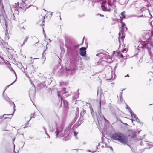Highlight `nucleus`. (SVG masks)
<instances>
[{
	"mask_svg": "<svg viewBox=\"0 0 153 153\" xmlns=\"http://www.w3.org/2000/svg\"><path fill=\"white\" fill-rule=\"evenodd\" d=\"M59 13L60 14V12H57V13Z\"/></svg>",
	"mask_w": 153,
	"mask_h": 153,
	"instance_id": "47",
	"label": "nucleus"
},
{
	"mask_svg": "<svg viewBox=\"0 0 153 153\" xmlns=\"http://www.w3.org/2000/svg\"><path fill=\"white\" fill-rule=\"evenodd\" d=\"M96 151H93V152H91L92 153H94Z\"/></svg>",
	"mask_w": 153,
	"mask_h": 153,
	"instance_id": "50",
	"label": "nucleus"
},
{
	"mask_svg": "<svg viewBox=\"0 0 153 153\" xmlns=\"http://www.w3.org/2000/svg\"><path fill=\"white\" fill-rule=\"evenodd\" d=\"M152 22H151V25H152Z\"/></svg>",
	"mask_w": 153,
	"mask_h": 153,
	"instance_id": "56",
	"label": "nucleus"
},
{
	"mask_svg": "<svg viewBox=\"0 0 153 153\" xmlns=\"http://www.w3.org/2000/svg\"><path fill=\"white\" fill-rule=\"evenodd\" d=\"M45 51V50L44 51L43 53L42 54L43 55V59H44V60H45V53L44 54V52Z\"/></svg>",
	"mask_w": 153,
	"mask_h": 153,
	"instance_id": "26",
	"label": "nucleus"
},
{
	"mask_svg": "<svg viewBox=\"0 0 153 153\" xmlns=\"http://www.w3.org/2000/svg\"><path fill=\"white\" fill-rule=\"evenodd\" d=\"M5 115L4 114V115H3V116H2V117H1V118H2V117H3L4 116V115Z\"/></svg>",
	"mask_w": 153,
	"mask_h": 153,
	"instance_id": "54",
	"label": "nucleus"
},
{
	"mask_svg": "<svg viewBox=\"0 0 153 153\" xmlns=\"http://www.w3.org/2000/svg\"><path fill=\"white\" fill-rule=\"evenodd\" d=\"M85 113V110L83 108L82 111L80 113V116L82 117V118H83V115Z\"/></svg>",
	"mask_w": 153,
	"mask_h": 153,
	"instance_id": "20",
	"label": "nucleus"
},
{
	"mask_svg": "<svg viewBox=\"0 0 153 153\" xmlns=\"http://www.w3.org/2000/svg\"><path fill=\"white\" fill-rule=\"evenodd\" d=\"M43 22V23H44V22H45V20H43V22Z\"/></svg>",
	"mask_w": 153,
	"mask_h": 153,
	"instance_id": "53",
	"label": "nucleus"
},
{
	"mask_svg": "<svg viewBox=\"0 0 153 153\" xmlns=\"http://www.w3.org/2000/svg\"><path fill=\"white\" fill-rule=\"evenodd\" d=\"M148 74L150 75V76H152L153 77V73L151 72H149L148 73Z\"/></svg>",
	"mask_w": 153,
	"mask_h": 153,
	"instance_id": "30",
	"label": "nucleus"
},
{
	"mask_svg": "<svg viewBox=\"0 0 153 153\" xmlns=\"http://www.w3.org/2000/svg\"><path fill=\"white\" fill-rule=\"evenodd\" d=\"M86 48L85 47H82L79 49V53L82 56H86Z\"/></svg>",
	"mask_w": 153,
	"mask_h": 153,
	"instance_id": "8",
	"label": "nucleus"
},
{
	"mask_svg": "<svg viewBox=\"0 0 153 153\" xmlns=\"http://www.w3.org/2000/svg\"><path fill=\"white\" fill-rule=\"evenodd\" d=\"M86 144V143L85 142H83V144Z\"/></svg>",
	"mask_w": 153,
	"mask_h": 153,
	"instance_id": "48",
	"label": "nucleus"
},
{
	"mask_svg": "<svg viewBox=\"0 0 153 153\" xmlns=\"http://www.w3.org/2000/svg\"><path fill=\"white\" fill-rule=\"evenodd\" d=\"M61 102H62V101L63 102V103H64V106H65L66 107H67L68 106V102L66 100H63L62 99V101L61 100Z\"/></svg>",
	"mask_w": 153,
	"mask_h": 153,
	"instance_id": "16",
	"label": "nucleus"
},
{
	"mask_svg": "<svg viewBox=\"0 0 153 153\" xmlns=\"http://www.w3.org/2000/svg\"><path fill=\"white\" fill-rule=\"evenodd\" d=\"M97 112L98 114L101 116H103V115L101 114V100L99 102L97 108Z\"/></svg>",
	"mask_w": 153,
	"mask_h": 153,
	"instance_id": "11",
	"label": "nucleus"
},
{
	"mask_svg": "<svg viewBox=\"0 0 153 153\" xmlns=\"http://www.w3.org/2000/svg\"><path fill=\"white\" fill-rule=\"evenodd\" d=\"M13 114H12L13 115ZM12 115V114H7V116H10V115Z\"/></svg>",
	"mask_w": 153,
	"mask_h": 153,
	"instance_id": "46",
	"label": "nucleus"
},
{
	"mask_svg": "<svg viewBox=\"0 0 153 153\" xmlns=\"http://www.w3.org/2000/svg\"><path fill=\"white\" fill-rule=\"evenodd\" d=\"M43 33L44 34V35L45 36V31H44V29L43 28Z\"/></svg>",
	"mask_w": 153,
	"mask_h": 153,
	"instance_id": "38",
	"label": "nucleus"
},
{
	"mask_svg": "<svg viewBox=\"0 0 153 153\" xmlns=\"http://www.w3.org/2000/svg\"><path fill=\"white\" fill-rule=\"evenodd\" d=\"M15 140V138H14V139H13V143L14 144V149H15V145L14 144V142Z\"/></svg>",
	"mask_w": 153,
	"mask_h": 153,
	"instance_id": "32",
	"label": "nucleus"
},
{
	"mask_svg": "<svg viewBox=\"0 0 153 153\" xmlns=\"http://www.w3.org/2000/svg\"><path fill=\"white\" fill-rule=\"evenodd\" d=\"M129 113L131 115V116L132 117H133L134 119L137 122H138L140 120L138 118L136 117V115L131 110H130L129 111Z\"/></svg>",
	"mask_w": 153,
	"mask_h": 153,
	"instance_id": "12",
	"label": "nucleus"
},
{
	"mask_svg": "<svg viewBox=\"0 0 153 153\" xmlns=\"http://www.w3.org/2000/svg\"><path fill=\"white\" fill-rule=\"evenodd\" d=\"M108 2L107 3L108 6L109 8L112 7L115 8L116 6L115 4L116 3V0H108Z\"/></svg>",
	"mask_w": 153,
	"mask_h": 153,
	"instance_id": "7",
	"label": "nucleus"
},
{
	"mask_svg": "<svg viewBox=\"0 0 153 153\" xmlns=\"http://www.w3.org/2000/svg\"><path fill=\"white\" fill-rule=\"evenodd\" d=\"M120 23L121 24V27H125V24L123 22L122 19H121L120 21Z\"/></svg>",
	"mask_w": 153,
	"mask_h": 153,
	"instance_id": "22",
	"label": "nucleus"
},
{
	"mask_svg": "<svg viewBox=\"0 0 153 153\" xmlns=\"http://www.w3.org/2000/svg\"><path fill=\"white\" fill-rule=\"evenodd\" d=\"M99 145H100V144H99H99H98V146H97V149H98V146H99Z\"/></svg>",
	"mask_w": 153,
	"mask_h": 153,
	"instance_id": "45",
	"label": "nucleus"
},
{
	"mask_svg": "<svg viewBox=\"0 0 153 153\" xmlns=\"http://www.w3.org/2000/svg\"><path fill=\"white\" fill-rule=\"evenodd\" d=\"M94 0V1L95 2H96V0Z\"/></svg>",
	"mask_w": 153,
	"mask_h": 153,
	"instance_id": "61",
	"label": "nucleus"
},
{
	"mask_svg": "<svg viewBox=\"0 0 153 153\" xmlns=\"http://www.w3.org/2000/svg\"><path fill=\"white\" fill-rule=\"evenodd\" d=\"M13 104L14 105V107H15V105H14V103H13Z\"/></svg>",
	"mask_w": 153,
	"mask_h": 153,
	"instance_id": "58",
	"label": "nucleus"
},
{
	"mask_svg": "<svg viewBox=\"0 0 153 153\" xmlns=\"http://www.w3.org/2000/svg\"><path fill=\"white\" fill-rule=\"evenodd\" d=\"M120 57L121 58H123L124 57V56L122 54H121V56Z\"/></svg>",
	"mask_w": 153,
	"mask_h": 153,
	"instance_id": "42",
	"label": "nucleus"
},
{
	"mask_svg": "<svg viewBox=\"0 0 153 153\" xmlns=\"http://www.w3.org/2000/svg\"><path fill=\"white\" fill-rule=\"evenodd\" d=\"M28 39V36H27V37L25 38L24 39L23 42L22 44H21V47H22V46L25 44L27 42Z\"/></svg>",
	"mask_w": 153,
	"mask_h": 153,
	"instance_id": "19",
	"label": "nucleus"
},
{
	"mask_svg": "<svg viewBox=\"0 0 153 153\" xmlns=\"http://www.w3.org/2000/svg\"><path fill=\"white\" fill-rule=\"evenodd\" d=\"M16 80H16H15V81H14L13 83H11L10 84V85H8V86H7L6 87V89H7V88H8L11 85H12L13 84L14 82H15V81Z\"/></svg>",
	"mask_w": 153,
	"mask_h": 153,
	"instance_id": "28",
	"label": "nucleus"
},
{
	"mask_svg": "<svg viewBox=\"0 0 153 153\" xmlns=\"http://www.w3.org/2000/svg\"><path fill=\"white\" fill-rule=\"evenodd\" d=\"M122 36V37H123V38H122V39H123V36Z\"/></svg>",
	"mask_w": 153,
	"mask_h": 153,
	"instance_id": "63",
	"label": "nucleus"
},
{
	"mask_svg": "<svg viewBox=\"0 0 153 153\" xmlns=\"http://www.w3.org/2000/svg\"><path fill=\"white\" fill-rule=\"evenodd\" d=\"M45 134H46V135L47 136V137L48 138H50V136L47 133L45 130Z\"/></svg>",
	"mask_w": 153,
	"mask_h": 153,
	"instance_id": "29",
	"label": "nucleus"
},
{
	"mask_svg": "<svg viewBox=\"0 0 153 153\" xmlns=\"http://www.w3.org/2000/svg\"><path fill=\"white\" fill-rule=\"evenodd\" d=\"M122 92H120L119 94V96L120 97H121L122 98Z\"/></svg>",
	"mask_w": 153,
	"mask_h": 153,
	"instance_id": "33",
	"label": "nucleus"
},
{
	"mask_svg": "<svg viewBox=\"0 0 153 153\" xmlns=\"http://www.w3.org/2000/svg\"><path fill=\"white\" fill-rule=\"evenodd\" d=\"M45 16H44V19H45Z\"/></svg>",
	"mask_w": 153,
	"mask_h": 153,
	"instance_id": "59",
	"label": "nucleus"
},
{
	"mask_svg": "<svg viewBox=\"0 0 153 153\" xmlns=\"http://www.w3.org/2000/svg\"><path fill=\"white\" fill-rule=\"evenodd\" d=\"M101 7L104 11L110 12L111 11L110 8H108L107 7H106L104 5H102Z\"/></svg>",
	"mask_w": 153,
	"mask_h": 153,
	"instance_id": "14",
	"label": "nucleus"
},
{
	"mask_svg": "<svg viewBox=\"0 0 153 153\" xmlns=\"http://www.w3.org/2000/svg\"><path fill=\"white\" fill-rule=\"evenodd\" d=\"M110 149H111L112 150V147H110Z\"/></svg>",
	"mask_w": 153,
	"mask_h": 153,
	"instance_id": "51",
	"label": "nucleus"
},
{
	"mask_svg": "<svg viewBox=\"0 0 153 153\" xmlns=\"http://www.w3.org/2000/svg\"><path fill=\"white\" fill-rule=\"evenodd\" d=\"M78 46H74L67 48V51L68 53L72 56H76L78 54V51L76 49Z\"/></svg>",
	"mask_w": 153,
	"mask_h": 153,
	"instance_id": "4",
	"label": "nucleus"
},
{
	"mask_svg": "<svg viewBox=\"0 0 153 153\" xmlns=\"http://www.w3.org/2000/svg\"><path fill=\"white\" fill-rule=\"evenodd\" d=\"M119 43H120V39H119Z\"/></svg>",
	"mask_w": 153,
	"mask_h": 153,
	"instance_id": "52",
	"label": "nucleus"
},
{
	"mask_svg": "<svg viewBox=\"0 0 153 153\" xmlns=\"http://www.w3.org/2000/svg\"><path fill=\"white\" fill-rule=\"evenodd\" d=\"M111 139L117 140L123 144H127L128 141L127 136L122 133L117 132L115 133L111 136Z\"/></svg>",
	"mask_w": 153,
	"mask_h": 153,
	"instance_id": "2",
	"label": "nucleus"
},
{
	"mask_svg": "<svg viewBox=\"0 0 153 153\" xmlns=\"http://www.w3.org/2000/svg\"><path fill=\"white\" fill-rule=\"evenodd\" d=\"M142 36L145 39H151L153 37V28H152L151 31H146L142 34Z\"/></svg>",
	"mask_w": 153,
	"mask_h": 153,
	"instance_id": "5",
	"label": "nucleus"
},
{
	"mask_svg": "<svg viewBox=\"0 0 153 153\" xmlns=\"http://www.w3.org/2000/svg\"><path fill=\"white\" fill-rule=\"evenodd\" d=\"M52 13H53L52 12V13H51V14H50V15H51V16H52Z\"/></svg>",
	"mask_w": 153,
	"mask_h": 153,
	"instance_id": "49",
	"label": "nucleus"
},
{
	"mask_svg": "<svg viewBox=\"0 0 153 153\" xmlns=\"http://www.w3.org/2000/svg\"><path fill=\"white\" fill-rule=\"evenodd\" d=\"M120 101L122 102L123 100V98H122H122H121V97H120Z\"/></svg>",
	"mask_w": 153,
	"mask_h": 153,
	"instance_id": "39",
	"label": "nucleus"
},
{
	"mask_svg": "<svg viewBox=\"0 0 153 153\" xmlns=\"http://www.w3.org/2000/svg\"><path fill=\"white\" fill-rule=\"evenodd\" d=\"M126 108L129 110V111L130 110H131L130 108L127 105L126 106Z\"/></svg>",
	"mask_w": 153,
	"mask_h": 153,
	"instance_id": "31",
	"label": "nucleus"
},
{
	"mask_svg": "<svg viewBox=\"0 0 153 153\" xmlns=\"http://www.w3.org/2000/svg\"><path fill=\"white\" fill-rule=\"evenodd\" d=\"M94 0V1L95 2H96V0Z\"/></svg>",
	"mask_w": 153,
	"mask_h": 153,
	"instance_id": "62",
	"label": "nucleus"
},
{
	"mask_svg": "<svg viewBox=\"0 0 153 153\" xmlns=\"http://www.w3.org/2000/svg\"><path fill=\"white\" fill-rule=\"evenodd\" d=\"M15 4L16 5V6H15V7H16L17 6H18L19 5V3L18 2L16 3H15Z\"/></svg>",
	"mask_w": 153,
	"mask_h": 153,
	"instance_id": "36",
	"label": "nucleus"
},
{
	"mask_svg": "<svg viewBox=\"0 0 153 153\" xmlns=\"http://www.w3.org/2000/svg\"><path fill=\"white\" fill-rule=\"evenodd\" d=\"M126 51V49H124L122 50V52L123 53Z\"/></svg>",
	"mask_w": 153,
	"mask_h": 153,
	"instance_id": "37",
	"label": "nucleus"
},
{
	"mask_svg": "<svg viewBox=\"0 0 153 153\" xmlns=\"http://www.w3.org/2000/svg\"><path fill=\"white\" fill-rule=\"evenodd\" d=\"M10 69L12 72L16 76V75L15 72V71L13 69V68H10Z\"/></svg>",
	"mask_w": 153,
	"mask_h": 153,
	"instance_id": "23",
	"label": "nucleus"
},
{
	"mask_svg": "<svg viewBox=\"0 0 153 153\" xmlns=\"http://www.w3.org/2000/svg\"><path fill=\"white\" fill-rule=\"evenodd\" d=\"M80 64H82V62H81V63L80 62Z\"/></svg>",
	"mask_w": 153,
	"mask_h": 153,
	"instance_id": "60",
	"label": "nucleus"
},
{
	"mask_svg": "<svg viewBox=\"0 0 153 153\" xmlns=\"http://www.w3.org/2000/svg\"><path fill=\"white\" fill-rule=\"evenodd\" d=\"M78 134V132L76 131H74V135L75 137H77V135Z\"/></svg>",
	"mask_w": 153,
	"mask_h": 153,
	"instance_id": "27",
	"label": "nucleus"
},
{
	"mask_svg": "<svg viewBox=\"0 0 153 153\" xmlns=\"http://www.w3.org/2000/svg\"><path fill=\"white\" fill-rule=\"evenodd\" d=\"M100 1H102V4H104L106 3V0H96V2H100Z\"/></svg>",
	"mask_w": 153,
	"mask_h": 153,
	"instance_id": "18",
	"label": "nucleus"
},
{
	"mask_svg": "<svg viewBox=\"0 0 153 153\" xmlns=\"http://www.w3.org/2000/svg\"><path fill=\"white\" fill-rule=\"evenodd\" d=\"M27 127H28V126H26V125H25V126H24V128H27Z\"/></svg>",
	"mask_w": 153,
	"mask_h": 153,
	"instance_id": "44",
	"label": "nucleus"
},
{
	"mask_svg": "<svg viewBox=\"0 0 153 153\" xmlns=\"http://www.w3.org/2000/svg\"><path fill=\"white\" fill-rule=\"evenodd\" d=\"M127 76H128V77H129V75H128H128H127Z\"/></svg>",
	"mask_w": 153,
	"mask_h": 153,
	"instance_id": "57",
	"label": "nucleus"
},
{
	"mask_svg": "<svg viewBox=\"0 0 153 153\" xmlns=\"http://www.w3.org/2000/svg\"><path fill=\"white\" fill-rule=\"evenodd\" d=\"M87 151L88 152H91L92 151L90 150H87Z\"/></svg>",
	"mask_w": 153,
	"mask_h": 153,
	"instance_id": "43",
	"label": "nucleus"
},
{
	"mask_svg": "<svg viewBox=\"0 0 153 153\" xmlns=\"http://www.w3.org/2000/svg\"><path fill=\"white\" fill-rule=\"evenodd\" d=\"M33 115H34V113H33ZM33 114H31V117H30V119L29 120V121H30V120L32 118V117H33V115H33Z\"/></svg>",
	"mask_w": 153,
	"mask_h": 153,
	"instance_id": "34",
	"label": "nucleus"
},
{
	"mask_svg": "<svg viewBox=\"0 0 153 153\" xmlns=\"http://www.w3.org/2000/svg\"><path fill=\"white\" fill-rule=\"evenodd\" d=\"M66 89L65 88H63L62 90L58 92L57 93L58 99H60L62 101V96H63L64 97L65 96V95H63L64 94H65L66 96H68L70 95L69 94H67L68 92L66 91Z\"/></svg>",
	"mask_w": 153,
	"mask_h": 153,
	"instance_id": "6",
	"label": "nucleus"
},
{
	"mask_svg": "<svg viewBox=\"0 0 153 153\" xmlns=\"http://www.w3.org/2000/svg\"><path fill=\"white\" fill-rule=\"evenodd\" d=\"M24 68V71H23V72L26 75H27L25 73V69L24 68Z\"/></svg>",
	"mask_w": 153,
	"mask_h": 153,
	"instance_id": "40",
	"label": "nucleus"
},
{
	"mask_svg": "<svg viewBox=\"0 0 153 153\" xmlns=\"http://www.w3.org/2000/svg\"><path fill=\"white\" fill-rule=\"evenodd\" d=\"M90 109L91 113L92 114V115L93 116V115L94 113V111L92 109V107L90 106Z\"/></svg>",
	"mask_w": 153,
	"mask_h": 153,
	"instance_id": "24",
	"label": "nucleus"
},
{
	"mask_svg": "<svg viewBox=\"0 0 153 153\" xmlns=\"http://www.w3.org/2000/svg\"><path fill=\"white\" fill-rule=\"evenodd\" d=\"M121 30H120V32L118 33L119 38H120L121 34H123V32L124 31H126L127 30V27L126 26L124 27H121Z\"/></svg>",
	"mask_w": 153,
	"mask_h": 153,
	"instance_id": "13",
	"label": "nucleus"
},
{
	"mask_svg": "<svg viewBox=\"0 0 153 153\" xmlns=\"http://www.w3.org/2000/svg\"><path fill=\"white\" fill-rule=\"evenodd\" d=\"M86 59L87 60H89V59H90V58H89V57H87V56H86Z\"/></svg>",
	"mask_w": 153,
	"mask_h": 153,
	"instance_id": "41",
	"label": "nucleus"
},
{
	"mask_svg": "<svg viewBox=\"0 0 153 153\" xmlns=\"http://www.w3.org/2000/svg\"><path fill=\"white\" fill-rule=\"evenodd\" d=\"M49 127L50 131L51 132L54 131L56 129L55 133L56 138L62 137L64 136L63 124L60 123L57 124L56 122H52L50 124Z\"/></svg>",
	"mask_w": 153,
	"mask_h": 153,
	"instance_id": "1",
	"label": "nucleus"
},
{
	"mask_svg": "<svg viewBox=\"0 0 153 153\" xmlns=\"http://www.w3.org/2000/svg\"><path fill=\"white\" fill-rule=\"evenodd\" d=\"M121 15L122 16L120 17L121 19H122L125 18V12L123 11L121 13Z\"/></svg>",
	"mask_w": 153,
	"mask_h": 153,
	"instance_id": "17",
	"label": "nucleus"
},
{
	"mask_svg": "<svg viewBox=\"0 0 153 153\" xmlns=\"http://www.w3.org/2000/svg\"><path fill=\"white\" fill-rule=\"evenodd\" d=\"M102 54H103L102 53H99L98 54H97L96 56H100L102 57H103V56H102Z\"/></svg>",
	"mask_w": 153,
	"mask_h": 153,
	"instance_id": "25",
	"label": "nucleus"
},
{
	"mask_svg": "<svg viewBox=\"0 0 153 153\" xmlns=\"http://www.w3.org/2000/svg\"><path fill=\"white\" fill-rule=\"evenodd\" d=\"M128 0H119V3L123 5L127 2Z\"/></svg>",
	"mask_w": 153,
	"mask_h": 153,
	"instance_id": "15",
	"label": "nucleus"
},
{
	"mask_svg": "<svg viewBox=\"0 0 153 153\" xmlns=\"http://www.w3.org/2000/svg\"><path fill=\"white\" fill-rule=\"evenodd\" d=\"M39 42V41H38V42L36 43H38Z\"/></svg>",
	"mask_w": 153,
	"mask_h": 153,
	"instance_id": "64",
	"label": "nucleus"
},
{
	"mask_svg": "<svg viewBox=\"0 0 153 153\" xmlns=\"http://www.w3.org/2000/svg\"><path fill=\"white\" fill-rule=\"evenodd\" d=\"M43 10H44V11H46V10H45V9H43Z\"/></svg>",
	"mask_w": 153,
	"mask_h": 153,
	"instance_id": "55",
	"label": "nucleus"
},
{
	"mask_svg": "<svg viewBox=\"0 0 153 153\" xmlns=\"http://www.w3.org/2000/svg\"><path fill=\"white\" fill-rule=\"evenodd\" d=\"M84 118H83V119H82L81 120H80L78 121V125H81V124H82L84 121Z\"/></svg>",
	"mask_w": 153,
	"mask_h": 153,
	"instance_id": "21",
	"label": "nucleus"
},
{
	"mask_svg": "<svg viewBox=\"0 0 153 153\" xmlns=\"http://www.w3.org/2000/svg\"><path fill=\"white\" fill-rule=\"evenodd\" d=\"M32 5H30L27 7V5L26 3H25V2H24V1H23L21 3L19 7L21 9H26L27 8H29Z\"/></svg>",
	"mask_w": 153,
	"mask_h": 153,
	"instance_id": "10",
	"label": "nucleus"
},
{
	"mask_svg": "<svg viewBox=\"0 0 153 153\" xmlns=\"http://www.w3.org/2000/svg\"><path fill=\"white\" fill-rule=\"evenodd\" d=\"M0 45L3 50H5V49L6 50L7 49L8 44L4 41H2L1 42H0Z\"/></svg>",
	"mask_w": 153,
	"mask_h": 153,
	"instance_id": "9",
	"label": "nucleus"
},
{
	"mask_svg": "<svg viewBox=\"0 0 153 153\" xmlns=\"http://www.w3.org/2000/svg\"><path fill=\"white\" fill-rule=\"evenodd\" d=\"M140 48L143 49L147 48L150 55H151L150 50L152 48H153V43L151 40L142 42L138 46V48Z\"/></svg>",
	"mask_w": 153,
	"mask_h": 153,
	"instance_id": "3",
	"label": "nucleus"
},
{
	"mask_svg": "<svg viewBox=\"0 0 153 153\" xmlns=\"http://www.w3.org/2000/svg\"><path fill=\"white\" fill-rule=\"evenodd\" d=\"M0 58L3 61H4V58L0 56Z\"/></svg>",
	"mask_w": 153,
	"mask_h": 153,
	"instance_id": "35",
	"label": "nucleus"
}]
</instances>
